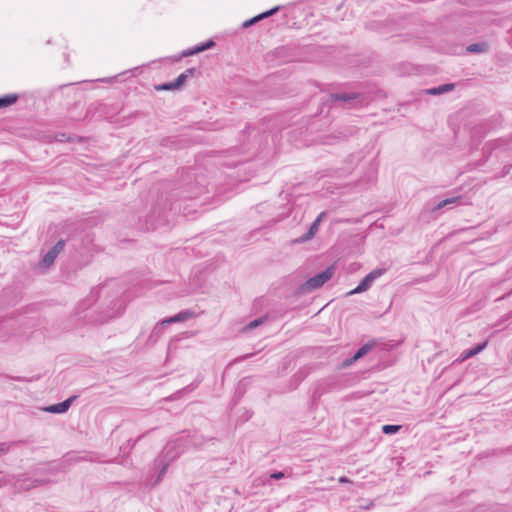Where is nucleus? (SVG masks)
I'll use <instances>...</instances> for the list:
<instances>
[{
    "label": "nucleus",
    "mask_w": 512,
    "mask_h": 512,
    "mask_svg": "<svg viewBox=\"0 0 512 512\" xmlns=\"http://www.w3.org/2000/svg\"><path fill=\"white\" fill-rule=\"evenodd\" d=\"M324 216H325L324 212L320 213L317 216V218L313 221V223L310 225L308 231L305 234H303L296 241L299 243H303V242H306V241H309L310 239H312L315 236V234L317 233L319 224Z\"/></svg>",
    "instance_id": "nucleus-7"
},
{
    "label": "nucleus",
    "mask_w": 512,
    "mask_h": 512,
    "mask_svg": "<svg viewBox=\"0 0 512 512\" xmlns=\"http://www.w3.org/2000/svg\"><path fill=\"white\" fill-rule=\"evenodd\" d=\"M10 445L6 442L0 443V456L8 452Z\"/></svg>",
    "instance_id": "nucleus-32"
},
{
    "label": "nucleus",
    "mask_w": 512,
    "mask_h": 512,
    "mask_svg": "<svg viewBox=\"0 0 512 512\" xmlns=\"http://www.w3.org/2000/svg\"><path fill=\"white\" fill-rule=\"evenodd\" d=\"M376 345V342L374 340H371L364 345H362L354 354V360H359L362 357H364L366 354H368Z\"/></svg>",
    "instance_id": "nucleus-13"
},
{
    "label": "nucleus",
    "mask_w": 512,
    "mask_h": 512,
    "mask_svg": "<svg viewBox=\"0 0 512 512\" xmlns=\"http://www.w3.org/2000/svg\"><path fill=\"white\" fill-rule=\"evenodd\" d=\"M257 22H259V21H258L257 17H256V16H254V17H252V18H250V19H248V20L244 21V22H243V24H242V27H243V28H248V27H250V26H252V25L256 24Z\"/></svg>",
    "instance_id": "nucleus-30"
},
{
    "label": "nucleus",
    "mask_w": 512,
    "mask_h": 512,
    "mask_svg": "<svg viewBox=\"0 0 512 512\" xmlns=\"http://www.w3.org/2000/svg\"><path fill=\"white\" fill-rule=\"evenodd\" d=\"M18 99L19 96L16 93L0 96V109L13 105Z\"/></svg>",
    "instance_id": "nucleus-16"
},
{
    "label": "nucleus",
    "mask_w": 512,
    "mask_h": 512,
    "mask_svg": "<svg viewBox=\"0 0 512 512\" xmlns=\"http://www.w3.org/2000/svg\"><path fill=\"white\" fill-rule=\"evenodd\" d=\"M487 346V341L477 344L475 347L471 348L475 355L482 352Z\"/></svg>",
    "instance_id": "nucleus-28"
},
{
    "label": "nucleus",
    "mask_w": 512,
    "mask_h": 512,
    "mask_svg": "<svg viewBox=\"0 0 512 512\" xmlns=\"http://www.w3.org/2000/svg\"><path fill=\"white\" fill-rule=\"evenodd\" d=\"M56 139L60 142L68 141L69 138H66L65 134L57 135Z\"/></svg>",
    "instance_id": "nucleus-35"
},
{
    "label": "nucleus",
    "mask_w": 512,
    "mask_h": 512,
    "mask_svg": "<svg viewBox=\"0 0 512 512\" xmlns=\"http://www.w3.org/2000/svg\"><path fill=\"white\" fill-rule=\"evenodd\" d=\"M107 287H108V285L105 284V285L101 286L100 288L92 289L88 299L84 300L80 304V308L88 309L92 305V303L95 302L100 297V295L106 291Z\"/></svg>",
    "instance_id": "nucleus-9"
},
{
    "label": "nucleus",
    "mask_w": 512,
    "mask_h": 512,
    "mask_svg": "<svg viewBox=\"0 0 512 512\" xmlns=\"http://www.w3.org/2000/svg\"><path fill=\"white\" fill-rule=\"evenodd\" d=\"M511 317H512V310H511Z\"/></svg>",
    "instance_id": "nucleus-39"
},
{
    "label": "nucleus",
    "mask_w": 512,
    "mask_h": 512,
    "mask_svg": "<svg viewBox=\"0 0 512 512\" xmlns=\"http://www.w3.org/2000/svg\"><path fill=\"white\" fill-rule=\"evenodd\" d=\"M510 142H512V139L511 140L497 139L494 142L486 145L484 147V150H486L488 148V146H491L492 149H500V148H503V147H506V146L510 145Z\"/></svg>",
    "instance_id": "nucleus-19"
},
{
    "label": "nucleus",
    "mask_w": 512,
    "mask_h": 512,
    "mask_svg": "<svg viewBox=\"0 0 512 512\" xmlns=\"http://www.w3.org/2000/svg\"><path fill=\"white\" fill-rule=\"evenodd\" d=\"M331 379H321L315 383V387L312 393V398L314 400L319 399L324 393H327L332 386Z\"/></svg>",
    "instance_id": "nucleus-8"
},
{
    "label": "nucleus",
    "mask_w": 512,
    "mask_h": 512,
    "mask_svg": "<svg viewBox=\"0 0 512 512\" xmlns=\"http://www.w3.org/2000/svg\"><path fill=\"white\" fill-rule=\"evenodd\" d=\"M279 10H280V6H275V7L271 8L270 10H267L265 12H262V13L256 15V17H257L258 21H260V20H263L265 18H268V17L276 14Z\"/></svg>",
    "instance_id": "nucleus-23"
},
{
    "label": "nucleus",
    "mask_w": 512,
    "mask_h": 512,
    "mask_svg": "<svg viewBox=\"0 0 512 512\" xmlns=\"http://www.w3.org/2000/svg\"><path fill=\"white\" fill-rule=\"evenodd\" d=\"M16 379H17L18 381H23V380H24V379H23V378H21V377H17Z\"/></svg>",
    "instance_id": "nucleus-38"
},
{
    "label": "nucleus",
    "mask_w": 512,
    "mask_h": 512,
    "mask_svg": "<svg viewBox=\"0 0 512 512\" xmlns=\"http://www.w3.org/2000/svg\"><path fill=\"white\" fill-rule=\"evenodd\" d=\"M454 89V84L448 83L443 84L438 87H433L426 90V94L428 95H440L449 91H452Z\"/></svg>",
    "instance_id": "nucleus-15"
},
{
    "label": "nucleus",
    "mask_w": 512,
    "mask_h": 512,
    "mask_svg": "<svg viewBox=\"0 0 512 512\" xmlns=\"http://www.w3.org/2000/svg\"><path fill=\"white\" fill-rule=\"evenodd\" d=\"M214 45H215V42L210 39L204 43L194 46L193 48L184 50L181 54V57H188V56H192L194 54L206 51V50L212 48Z\"/></svg>",
    "instance_id": "nucleus-10"
},
{
    "label": "nucleus",
    "mask_w": 512,
    "mask_h": 512,
    "mask_svg": "<svg viewBox=\"0 0 512 512\" xmlns=\"http://www.w3.org/2000/svg\"><path fill=\"white\" fill-rule=\"evenodd\" d=\"M307 375L308 372L305 369H300L297 373H295L293 379L296 381L297 384H299L307 377Z\"/></svg>",
    "instance_id": "nucleus-27"
},
{
    "label": "nucleus",
    "mask_w": 512,
    "mask_h": 512,
    "mask_svg": "<svg viewBox=\"0 0 512 512\" xmlns=\"http://www.w3.org/2000/svg\"><path fill=\"white\" fill-rule=\"evenodd\" d=\"M473 356H475V354L472 351V349H468V350H465V351L462 352L461 360H466V359L471 358Z\"/></svg>",
    "instance_id": "nucleus-31"
},
{
    "label": "nucleus",
    "mask_w": 512,
    "mask_h": 512,
    "mask_svg": "<svg viewBox=\"0 0 512 512\" xmlns=\"http://www.w3.org/2000/svg\"><path fill=\"white\" fill-rule=\"evenodd\" d=\"M165 325H166V323H163V320L156 324V326L153 328V330L149 336L150 342L157 341V339L162 335Z\"/></svg>",
    "instance_id": "nucleus-17"
},
{
    "label": "nucleus",
    "mask_w": 512,
    "mask_h": 512,
    "mask_svg": "<svg viewBox=\"0 0 512 512\" xmlns=\"http://www.w3.org/2000/svg\"><path fill=\"white\" fill-rule=\"evenodd\" d=\"M155 89L157 91H170V90H178V88L174 85V81L166 82L160 85H156Z\"/></svg>",
    "instance_id": "nucleus-25"
},
{
    "label": "nucleus",
    "mask_w": 512,
    "mask_h": 512,
    "mask_svg": "<svg viewBox=\"0 0 512 512\" xmlns=\"http://www.w3.org/2000/svg\"><path fill=\"white\" fill-rule=\"evenodd\" d=\"M65 241L60 239L43 257L42 264L43 266H50L54 263L55 259L59 255L60 252L64 250Z\"/></svg>",
    "instance_id": "nucleus-5"
},
{
    "label": "nucleus",
    "mask_w": 512,
    "mask_h": 512,
    "mask_svg": "<svg viewBox=\"0 0 512 512\" xmlns=\"http://www.w3.org/2000/svg\"><path fill=\"white\" fill-rule=\"evenodd\" d=\"M186 389H190V390H192V389H194V386H192V385H187Z\"/></svg>",
    "instance_id": "nucleus-37"
},
{
    "label": "nucleus",
    "mask_w": 512,
    "mask_h": 512,
    "mask_svg": "<svg viewBox=\"0 0 512 512\" xmlns=\"http://www.w3.org/2000/svg\"><path fill=\"white\" fill-rule=\"evenodd\" d=\"M401 429L400 425H383L382 426V432L387 435L395 434Z\"/></svg>",
    "instance_id": "nucleus-24"
},
{
    "label": "nucleus",
    "mask_w": 512,
    "mask_h": 512,
    "mask_svg": "<svg viewBox=\"0 0 512 512\" xmlns=\"http://www.w3.org/2000/svg\"><path fill=\"white\" fill-rule=\"evenodd\" d=\"M356 361L357 360H354V355H353L352 357L343 360L339 367L341 369L347 368V367L351 366Z\"/></svg>",
    "instance_id": "nucleus-29"
},
{
    "label": "nucleus",
    "mask_w": 512,
    "mask_h": 512,
    "mask_svg": "<svg viewBox=\"0 0 512 512\" xmlns=\"http://www.w3.org/2000/svg\"><path fill=\"white\" fill-rule=\"evenodd\" d=\"M465 512H486V507L485 506H478V507L474 508L471 511H465Z\"/></svg>",
    "instance_id": "nucleus-34"
},
{
    "label": "nucleus",
    "mask_w": 512,
    "mask_h": 512,
    "mask_svg": "<svg viewBox=\"0 0 512 512\" xmlns=\"http://www.w3.org/2000/svg\"><path fill=\"white\" fill-rule=\"evenodd\" d=\"M339 483H351V480L345 476L339 478Z\"/></svg>",
    "instance_id": "nucleus-36"
},
{
    "label": "nucleus",
    "mask_w": 512,
    "mask_h": 512,
    "mask_svg": "<svg viewBox=\"0 0 512 512\" xmlns=\"http://www.w3.org/2000/svg\"><path fill=\"white\" fill-rule=\"evenodd\" d=\"M195 316V313L191 310H183L174 316L163 319V323L172 324L186 321Z\"/></svg>",
    "instance_id": "nucleus-11"
},
{
    "label": "nucleus",
    "mask_w": 512,
    "mask_h": 512,
    "mask_svg": "<svg viewBox=\"0 0 512 512\" xmlns=\"http://www.w3.org/2000/svg\"><path fill=\"white\" fill-rule=\"evenodd\" d=\"M334 271V267L329 266L324 271L314 275L313 277H310L307 281L298 286L296 294L298 296H302L319 289L333 277Z\"/></svg>",
    "instance_id": "nucleus-3"
},
{
    "label": "nucleus",
    "mask_w": 512,
    "mask_h": 512,
    "mask_svg": "<svg viewBox=\"0 0 512 512\" xmlns=\"http://www.w3.org/2000/svg\"><path fill=\"white\" fill-rule=\"evenodd\" d=\"M486 49L485 43H474L467 46V51L470 53H479L483 52Z\"/></svg>",
    "instance_id": "nucleus-20"
},
{
    "label": "nucleus",
    "mask_w": 512,
    "mask_h": 512,
    "mask_svg": "<svg viewBox=\"0 0 512 512\" xmlns=\"http://www.w3.org/2000/svg\"><path fill=\"white\" fill-rule=\"evenodd\" d=\"M279 10H280V6H275V7L271 8L270 10H267L265 12H262V13L256 15V17H257L258 21H260V20H263L265 18H268V17L276 14Z\"/></svg>",
    "instance_id": "nucleus-22"
},
{
    "label": "nucleus",
    "mask_w": 512,
    "mask_h": 512,
    "mask_svg": "<svg viewBox=\"0 0 512 512\" xmlns=\"http://www.w3.org/2000/svg\"><path fill=\"white\" fill-rule=\"evenodd\" d=\"M284 477V473L282 471H276L270 474V478L279 480Z\"/></svg>",
    "instance_id": "nucleus-33"
},
{
    "label": "nucleus",
    "mask_w": 512,
    "mask_h": 512,
    "mask_svg": "<svg viewBox=\"0 0 512 512\" xmlns=\"http://www.w3.org/2000/svg\"><path fill=\"white\" fill-rule=\"evenodd\" d=\"M328 102L341 108H358L368 103L367 97L359 92H336L329 95Z\"/></svg>",
    "instance_id": "nucleus-1"
},
{
    "label": "nucleus",
    "mask_w": 512,
    "mask_h": 512,
    "mask_svg": "<svg viewBox=\"0 0 512 512\" xmlns=\"http://www.w3.org/2000/svg\"><path fill=\"white\" fill-rule=\"evenodd\" d=\"M267 320V316L259 317L252 320L247 326L246 330H252L260 325H262Z\"/></svg>",
    "instance_id": "nucleus-26"
},
{
    "label": "nucleus",
    "mask_w": 512,
    "mask_h": 512,
    "mask_svg": "<svg viewBox=\"0 0 512 512\" xmlns=\"http://www.w3.org/2000/svg\"><path fill=\"white\" fill-rule=\"evenodd\" d=\"M461 200V196H455L451 198H446L438 202V204L435 206V209L439 210L444 208L447 205L455 204Z\"/></svg>",
    "instance_id": "nucleus-18"
},
{
    "label": "nucleus",
    "mask_w": 512,
    "mask_h": 512,
    "mask_svg": "<svg viewBox=\"0 0 512 512\" xmlns=\"http://www.w3.org/2000/svg\"><path fill=\"white\" fill-rule=\"evenodd\" d=\"M76 399H77L76 395L71 396V397L67 398L66 400H64V401H62L60 403L49 405V406L45 407L44 411L48 412V413H52V414H62V413H65V412L68 411V409L71 407V405L73 404V402Z\"/></svg>",
    "instance_id": "nucleus-6"
},
{
    "label": "nucleus",
    "mask_w": 512,
    "mask_h": 512,
    "mask_svg": "<svg viewBox=\"0 0 512 512\" xmlns=\"http://www.w3.org/2000/svg\"><path fill=\"white\" fill-rule=\"evenodd\" d=\"M197 72V69L192 67V68H188L186 69L184 72H182L175 80H174V85L178 88V89H181L184 84L186 83V81L189 79V78H192L195 73Z\"/></svg>",
    "instance_id": "nucleus-12"
},
{
    "label": "nucleus",
    "mask_w": 512,
    "mask_h": 512,
    "mask_svg": "<svg viewBox=\"0 0 512 512\" xmlns=\"http://www.w3.org/2000/svg\"><path fill=\"white\" fill-rule=\"evenodd\" d=\"M48 482L49 481L46 479L28 478L23 481V483L21 484V487L23 489L29 490V489L36 488L38 486L47 484Z\"/></svg>",
    "instance_id": "nucleus-14"
},
{
    "label": "nucleus",
    "mask_w": 512,
    "mask_h": 512,
    "mask_svg": "<svg viewBox=\"0 0 512 512\" xmlns=\"http://www.w3.org/2000/svg\"><path fill=\"white\" fill-rule=\"evenodd\" d=\"M279 10H280V6H275V7L271 8L270 10H267L265 12H262V13L256 15V17H257L258 21H260V20H263L265 18H268V17L276 14Z\"/></svg>",
    "instance_id": "nucleus-21"
},
{
    "label": "nucleus",
    "mask_w": 512,
    "mask_h": 512,
    "mask_svg": "<svg viewBox=\"0 0 512 512\" xmlns=\"http://www.w3.org/2000/svg\"><path fill=\"white\" fill-rule=\"evenodd\" d=\"M384 273L385 269L378 268L372 270L360 281V283L353 290H351L347 294L354 295L367 291L372 286L373 282L379 277H381Z\"/></svg>",
    "instance_id": "nucleus-4"
},
{
    "label": "nucleus",
    "mask_w": 512,
    "mask_h": 512,
    "mask_svg": "<svg viewBox=\"0 0 512 512\" xmlns=\"http://www.w3.org/2000/svg\"><path fill=\"white\" fill-rule=\"evenodd\" d=\"M177 448V442H169L158 456V458L155 460V464L159 468V472L154 481V485H157L162 481L170 463L179 457L181 452Z\"/></svg>",
    "instance_id": "nucleus-2"
}]
</instances>
